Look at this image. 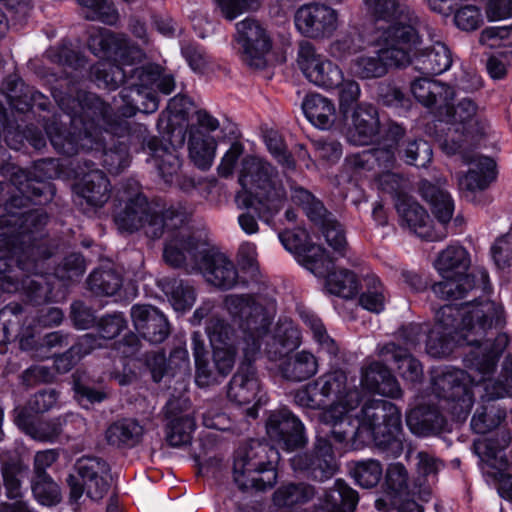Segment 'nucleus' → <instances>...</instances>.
Wrapping results in <instances>:
<instances>
[{
	"mask_svg": "<svg viewBox=\"0 0 512 512\" xmlns=\"http://www.w3.org/2000/svg\"><path fill=\"white\" fill-rule=\"evenodd\" d=\"M78 106L79 111L70 112L71 129L56 122L45 127L50 143L59 154L72 157L95 151L100 153L102 165L109 173L118 174L130 164V149L145 151L146 161L153 163L159 176L167 183L172 181L181 166L172 146L150 136L144 124L111 113L109 104L94 93H80Z\"/></svg>",
	"mask_w": 512,
	"mask_h": 512,
	"instance_id": "obj_1",
	"label": "nucleus"
},
{
	"mask_svg": "<svg viewBox=\"0 0 512 512\" xmlns=\"http://www.w3.org/2000/svg\"><path fill=\"white\" fill-rule=\"evenodd\" d=\"M48 222L42 209L9 212L0 216V290L23 293L40 305L52 299L46 262L54 255L47 239L38 238Z\"/></svg>",
	"mask_w": 512,
	"mask_h": 512,
	"instance_id": "obj_2",
	"label": "nucleus"
},
{
	"mask_svg": "<svg viewBox=\"0 0 512 512\" xmlns=\"http://www.w3.org/2000/svg\"><path fill=\"white\" fill-rule=\"evenodd\" d=\"M224 307L228 314L238 325L241 335L236 329L222 317H212L205 327L212 347L211 372L214 377L212 384L219 382V378L227 377L233 370L238 351H242V341L246 337V331L242 327L245 320L255 322L259 326L258 318H268V332L273 322L275 309L272 304L264 305L261 299L249 294H230L224 298Z\"/></svg>",
	"mask_w": 512,
	"mask_h": 512,
	"instance_id": "obj_3",
	"label": "nucleus"
},
{
	"mask_svg": "<svg viewBox=\"0 0 512 512\" xmlns=\"http://www.w3.org/2000/svg\"><path fill=\"white\" fill-rule=\"evenodd\" d=\"M357 426L351 423L348 414L332 428L331 434L337 442L361 438L366 432L372 437L375 447L385 458H398L404 449V432L400 409L384 399H370L364 403Z\"/></svg>",
	"mask_w": 512,
	"mask_h": 512,
	"instance_id": "obj_4",
	"label": "nucleus"
},
{
	"mask_svg": "<svg viewBox=\"0 0 512 512\" xmlns=\"http://www.w3.org/2000/svg\"><path fill=\"white\" fill-rule=\"evenodd\" d=\"M238 182L245 191L237 194L239 206L252 209L266 223L272 221L286 203L287 191L279 170L263 158L246 156Z\"/></svg>",
	"mask_w": 512,
	"mask_h": 512,
	"instance_id": "obj_5",
	"label": "nucleus"
},
{
	"mask_svg": "<svg viewBox=\"0 0 512 512\" xmlns=\"http://www.w3.org/2000/svg\"><path fill=\"white\" fill-rule=\"evenodd\" d=\"M88 46L94 55L108 58L91 67V76L97 86L108 90H116L126 84L128 67L139 64L145 56L126 35L107 29L92 34Z\"/></svg>",
	"mask_w": 512,
	"mask_h": 512,
	"instance_id": "obj_6",
	"label": "nucleus"
},
{
	"mask_svg": "<svg viewBox=\"0 0 512 512\" xmlns=\"http://www.w3.org/2000/svg\"><path fill=\"white\" fill-rule=\"evenodd\" d=\"M347 381L344 370H330L298 389L294 394V401L304 408H329L325 418L331 420L334 428L361 400L360 392L355 387H349Z\"/></svg>",
	"mask_w": 512,
	"mask_h": 512,
	"instance_id": "obj_7",
	"label": "nucleus"
},
{
	"mask_svg": "<svg viewBox=\"0 0 512 512\" xmlns=\"http://www.w3.org/2000/svg\"><path fill=\"white\" fill-rule=\"evenodd\" d=\"M506 325L504 307L485 300L464 311L452 304L442 306L436 313V323L446 334L463 339L469 344L482 345V339L493 330L498 332Z\"/></svg>",
	"mask_w": 512,
	"mask_h": 512,
	"instance_id": "obj_8",
	"label": "nucleus"
},
{
	"mask_svg": "<svg viewBox=\"0 0 512 512\" xmlns=\"http://www.w3.org/2000/svg\"><path fill=\"white\" fill-rule=\"evenodd\" d=\"M254 323L252 320L242 322V327L246 331V337L242 341V358L227 391L228 398L239 405L249 404L255 400L257 405L266 402L255 361L260 355L262 342L268 335V318H258L257 327Z\"/></svg>",
	"mask_w": 512,
	"mask_h": 512,
	"instance_id": "obj_9",
	"label": "nucleus"
},
{
	"mask_svg": "<svg viewBox=\"0 0 512 512\" xmlns=\"http://www.w3.org/2000/svg\"><path fill=\"white\" fill-rule=\"evenodd\" d=\"M279 460L278 450L256 439L240 446L234 456L233 477L239 489L266 490L277 482L275 464Z\"/></svg>",
	"mask_w": 512,
	"mask_h": 512,
	"instance_id": "obj_10",
	"label": "nucleus"
},
{
	"mask_svg": "<svg viewBox=\"0 0 512 512\" xmlns=\"http://www.w3.org/2000/svg\"><path fill=\"white\" fill-rule=\"evenodd\" d=\"M409 35L397 34L395 29L384 30L378 39L379 49L372 54L358 56L351 62L354 76L370 80L384 77L391 68H403L412 63V54L418 42Z\"/></svg>",
	"mask_w": 512,
	"mask_h": 512,
	"instance_id": "obj_11",
	"label": "nucleus"
},
{
	"mask_svg": "<svg viewBox=\"0 0 512 512\" xmlns=\"http://www.w3.org/2000/svg\"><path fill=\"white\" fill-rule=\"evenodd\" d=\"M137 65L128 67L126 84L113 99V106L109 105L111 113L130 118L137 112L150 114L158 109L159 101L152 87L159 79V66Z\"/></svg>",
	"mask_w": 512,
	"mask_h": 512,
	"instance_id": "obj_12",
	"label": "nucleus"
},
{
	"mask_svg": "<svg viewBox=\"0 0 512 512\" xmlns=\"http://www.w3.org/2000/svg\"><path fill=\"white\" fill-rule=\"evenodd\" d=\"M511 441L510 431L501 428L493 437L474 441L473 447L482 462L483 473L497 481L499 495L512 502V475L505 473L508 460L504 454Z\"/></svg>",
	"mask_w": 512,
	"mask_h": 512,
	"instance_id": "obj_13",
	"label": "nucleus"
},
{
	"mask_svg": "<svg viewBox=\"0 0 512 512\" xmlns=\"http://www.w3.org/2000/svg\"><path fill=\"white\" fill-rule=\"evenodd\" d=\"M74 467L83 483L72 474L67 477L70 501L77 504L84 492L93 501L101 500L110 488L108 463L99 457L83 456Z\"/></svg>",
	"mask_w": 512,
	"mask_h": 512,
	"instance_id": "obj_14",
	"label": "nucleus"
},
{
	"mask_svg": "<svg viewBox=\"0 0 512 512\" xmlns=\"http://www.w3.org/2000/svg\"><path fill=\"white\" fill-rule=\"evenodd\" d=\"M367 12L376 20L391 22L385 30L395 29L397 34L413 36V42L420 43L422 21L405 0H364Z\"/></svg>",
	"mask_w": 512,
	"mask_h": 512,
	"instance_id": "obj_15",
	"label": "nucleus"
},
{
	"mask_svg": "<svg viewBox=\"0 0 512 512\" xmlns=\"http://www.w3.org/2000/svg\"><path fill=\"white\" fill-rule=\"evenodd\" d=\"M122 199L125 207L116 213L115 225L121 232L133 233L143 229L146 234L147 225L155 217L156 209L147 197L140 191V185L135 180H128L122 185Z\"/></svg>",
	"mask_w": 512,
	"mask_h": 512,
	"instance_id": "obj_16",
	"label": "nucleus"
},
{
	"mask_svg": "<svg viewBox=\"0 0 512 512\" xmlns=\"http://www.w3.org/2000/svg\"><path fill=\"white\" fill-rule=\"evenodd\" d=\"M235 41L239 45L242 61L255 69L266 66V56L272 49L267 29L256 19L245 18L236 24Z\"/></svg>",
	"mask_w": 512,
	"mask_h": 512,
	"instance_id": "obj_17",
	"label": "nucleus"
},
{
	"mask_svg": "<svg viewBox=\"0 0 512 512\" xmlns=\"http://www.w3.org/2000/svg\"><path fill=\"white\" fill-rule=\"evenodd\" d=\"M297 63L305 78L317 87L336 89L343 82V71L326 56L317 53L314 45L302 41L297 53Z\"/></svg>",
	"mask_w": 512,
	"mask_h": 512,
	"instance_id": "obj_18",
	"label": "nucleus"
},
{
	"mask_svg": "<svg viewBox=\"0 0 512 512\" xmlns=\"http://www.w3.org/2000/svg\"><path fill=\"white\" fill-rule=\"evenodd\" d=\"M466 380V373L455 368H446L433 378L434 390L449 403V409L457 420H465L474 403Z\"/></svg>",
	"mask_w": 512,
	"mask_h": 512,
	"instance_id": "obj_19",
	"label": "nucleus"
},
{
	"mask_svg": "<svg viewBox=\"0 0 512 512\" xmlns=\"http://www.w3.org/2000/svg\"><path fill=\"white\" fill-rule=\"evenodd\" d=\"M294 23L304 37L329 38L338 28V13L332 7L322 3H307L296 10Z\"/></svg>",
	"mask_w": 512,
	"mask_h": 512,
	"instance_id": "obj_20",
	"label": "nucleus"
},
{
	"mask_svg": "<svg viewBox=\"0 0 512 512\" xmlns=\"http://www.w3.org/2000/svg\"><path fill=\"white\" fill-rule=\"evenodd\" d=\"M290 463L295 472L318 482L330 479L337 470L332 445L324 438L317 439L313 452L297 454Z\"/></svg>",
	"mask_w": 512,
	"mask_h": 512,
	"instance_id": "obj_21",
	"label": "nucleus"
},
{
	"mask_svg": "<svg viewBox=\"0 0 512 512\" xmlns=\"http://www.w3.org/2000/svg\"><path fill=\"white\" fill-rule=\"evenodd\" d=\"M206 250L204 242L180 231L166 240L163 258L171 267L184 268L189 273L197 272L205 259Z\"/></svg>",
	"mask_w": 512,
	"mask_h": 512,
	"instance_id": "obj_22",
	"label": "nucleus"
},
{
	"mask_svg": "<svg viewBox=\"0 0 512 512\" xmlns=\"http://www.w3.org/2000/svg\"><path fill=\"white\" fill-rule=\"evenodd\" d=\"M266 432L271 441L287 451L302 447L306 442L302 422L286 408L270 413Z\"/></svg>",
	"mask_w": 512,
	"mask_h": 512,
	"instance_id": "obj_23",
	"label": "nucleus"
},
{
	"mask_svg": "<svg viewBox=\"0 0 512 512\" xmlns=\"http://www.w3.org/2000/svg\"><path fill=\"white\" fill-rule=\"evenodd\" d=\"M56 174V166L52 159H41L35 162L33 170L29 173L19 191L25 199L35 205H44L50 202L55 195V188L49 179Z\"/></svg>",
	"mask_w": 512,
	"mask_h": 512,
	"instance_id": "obj_24",
	"label": "nucleus"
},
{
	"mask_svg": "<svg viewBox=\"0 0 512 512\" xmlns=\"http://www.w3.org/2000/svg\"><path fill=\"white\" fill-rule=\"evenodd\" d=\"M469 170L458 177L461 193L468 200H474L477 192L486 190L496 179V163L490 157L473 156L465 158Z\"/></svg>",
	"mask_w": 512,
	"mask_h": 512,
	"instance_id": "obj_25",
	"label": "nucleus"
},
{
	"mask_svg": "<svg viewBox=\"0 0 512 512\" xmlns=\"http://www.w3.org/2000/svg\"><path fill=\"white\" fill-rule=\"evenodd\" d=\"M346 131L347 140L354 145H368L377 138L380 122L377 109L367 103L357 105L349 113Z\"/></svg>",
	"mask_w": 512,
	"mask_h": 512,
	"instance_id": "obj_26",
	"label": "nucleus"
},
{
	"mask_svg": "<svg viewBox=\"0 0 512 512\" xmlns=\"http://www.w3.org/2000/svg\"><path fill=\"white\" fill-rule=\"evenodd\" d=\"M131 318L137 332L152 344L162 343L170 334L167 318L152 305H133Z\"/></svg>",
	"mask_w": 512,
	"mask_h": 512,
	"instance_id": "obj_27",
	"label": "nucleus"
},
{
	"mask_svg": "<svg viewBox=\"0 0 512 512\" xmlns=\"http://www.w3.org/2000/svg\"><path fill=\"white\" fill-rule=\"evenodd\" d=\"M191 215L192 210L181 202L171 204L161 213L156 210L155 217L147 225L146 236L155 240L161 238L165 232L174 236L180 231L186 236H191L187 228Z\"/></svg>",
	"mask_w": 512,
	"mask_h": 512,
	"instance_id": "obj_28",
	"label": "nucleus"
},
{
	"mask_svg": "<svg viewBox=\"0 0 512 512\" xmlns=\"http://www.w3.org/2000/svg\"><path fill=\"white\" fill-rule=\"evenodd\" d=\"M83 162L87 171H83L81 180L74 185V191L88 205L102 207L110 198V182L103 171L94 168L91 159H84Z\"/></svg>",
	"mask_w": 512,
	"mask_h": 512,
	"instance_id": "obj_29",
	"label": "nucleus"
},
{
	"mask_svg": "<svg viewBox=\"0 0 512 512\" xmlns=\"http://www.w3.org/2000/svg\"><path fill=\"white\" fill-rule=\"evenodd\" d=\"M0 95L5 98L12 110L20 113H25L34 106L41 110L48 109V99L41 92L26 85L16 74L5 79L4 92Z\"/></svg>",
	"mask_w": 512,
	"mask_h": 512,
	"instance_id": "obj_30",
	"label": "nucleus"
},
{
	"mask_svg": "<svg viewBox=\"0 0 512 512\" xmlns=\"http://www.w3.org/2000/svg\"><path fill=\"white\" fill-rule=\"evenodd\" d=\"M197 272L203 273L209 283L223 290L233 288L238 281V271L233 261L222 253L211 254L206 250L205 259Z\"/></svg>",
	"mask_w": 512,
	"mask_h": 512,
	"instance_id": "obj_31",
	"label": "nucleus"
},
{
	"mask_svg": "<svg viewBox=\"0 0 512 512\" xmlns=\"http://www.w3.org/2000/svg\"><path fill=\"white\" fill-rule=\"evenodd\" d=\"M410 90L420 104L426 108L434 109L437 115L443 105H447L448 100L454 98V91L449 85L427 77L412 81Z\"/></svg>",
	"mask_w": 512,
	"mask_h": 512,
	"instance_id": "obj_32",
	"label": "nucleus"
},
{
	"mask_svg": "<svg viewBox=\"0 0 512 512\" xmlns=\"http://www.w3.org/2000/svg\"><path fill=\"white\" fill-rule=\"evenodd\" d=\"M379 356L386 362H393L400 376L406 381L418 382L423 376V367L418 359L413 357L406 348L394 342L380 347Z\"/></svg>",
	"mask_w": 512,
	"mask_h": 512,
	"instance_id": "obj_33",
	"label": "nucleus"
},
{
	"mask_svg": "<svg viewBox=\"0 0 512 512\" xmlns=\"http://www.w3.org/2000/svg\"><path fill=\"white\" fill-rule=\"evenodd\" d=\"M421 42L417 45L419 46ZM412 54L415 69L425 75H439L447 71L452 65V56L449 48L442 42H436L431 48Z\"/></svg>",
	"mask_w": 512,
	"mask_h": 512,
	"instance_id": "obj_34",
	"label": "nucleus"
},
{
	"mask_svg": "<svg viewBox=\"0 0 512 512\" xmlns=\"http://www.w3.org/2000/svg\"><path fill=\"white\" fill-rule=\"evenodd\" d=\"M477 277H479L485 287L489 279L488 273L485 270H479L477 271V275L471 273L461 276L442 277L444 279L443 281L432 285V291L441 299H460L463 298L468 291L476 287Z\"/></svg>",
	"mask_w": 512,
	"mask_h": 512,
	"instance_id": "obj_35",
	"label": "nucleus"
},
{
	"mask_svg": "<svg viewBox=\"0 0 512 512\" xmlns=\"http://www.w3.org/2000/svg\"><path fill=\"white\" fill-rule=\"evenodd\" d=\"M477 277H479L485 287L489 279L488 273L485 270H479L477 271V275L471 273L461 276L442 277L444 279L443 281L432 285V291L441 299H460L463 298L468 291L476 287Z\"/></svg>",
	"mask_w": 512,
	"mask_h": 512,
	"instance_id": "obj_36",
	"label": "nucleus"
},
{
	"mask_svg": "<svg viewBox=\"0 0 512 512\" xmlns=\"http://www.w3.org/2000/svg\"><path fill=\"white\" fill-rule=\"evenodd\" d=\"M397 211L403 225H406L420 238L433 241L430 232V216L427 211L415 200L402 196L396 204Z\"/></svg>",
	"mask_w": 512,
	"mask_h": 512,
	"instance_id": "obj_37",
	"label": "nucleus"
},
{
	"mask_svg": "<svg viewBox=\"0 0 512 512\" xmlns=\"http://www.w3.org/2000/svg\"><path fill=\"white\" fill-rule=\"evenodd\" d=\"M143 435V426L132 418L119 419L111 423L105 431L108 444L118 448L135 447L141 442Z\"/></svg>",
	"mask_w": 512,
	"mask_h": 512,
	"instance_id": "obj_38",
	"label": "nucleus"
},
{
	"mask_svg": "<svg viewBox=\"0 0 512 512\" xmlns=\"http://www.w3.org/2000/svg\"><path fill=\"white\" fill-rule=\"evenodd\" d=\"M302 109L306 118L317 128L328 129L335 121L334 103L321 94L307 95L302 102Z\"/></svg>",
	"mask_w": 512,
	"mask_h": 512,
	"instance_id": "obj_39",
	"label": "nucleus"
},
{
	"mask_svg": "<svg viewBox=\"0 0 512 512\" xmlns=\"http://www.w3.org/2000/svg\"><path fill=\"white\" fill-rule=\"evenodd\" d=\"M471 260L468 251L461 245H449L442 250L434 267L442 277L468 274Z\"/></svg>",
	"mask_w": 512,
	"mask_h": 512,
	"instance_id": "obj_40",
	"label": "nucleus"
},
{
	"mask_svg": "<svg viewBox=\"0 0 512 512\" xmlns=\"http://www.w3.org/2000/svg\"><path fill=\"white\" fill-rule=\"evenodd\" d=\"M358 501V492L344 480L337 479L325 492L322 507L328 512H354Z\"/></svg>",
	"mask_w": 512,
	"mask_h": 512,
	"instance_id": "obj_41",
	"label": "nucleus"
},
{
	"mask_svg": "<svg viewBox=\"0 0 512 512\" xmlns=\"http://www.w3.org/2000/svg\"><path fill=\"white\" fill-rule=\"evenodd\" d=\"M362 384L371 392L390 397L399 398L402 390L396 378L382 365H371L362 377Z\"/></svg>",
	"mask_w": 512,
	"mask_h": 512,
	"instance_id": "obj_42",
	"label": "nucleus"
},
{
	"mask_svg": "<svg viewBox=\"0 0 512 512\" xmlns=\"http://www.w3.org/2000/svg\"><path fill=\"white\" fill-rule=\"evenodd\" d=\"M420 193L431 206L432 212L442 224L448 223L454 212V202L451 195L439 185L427 180L420 183Z\"/></svg>",
	"mask_w": 512,
	"mask_h": 512,
	"instance_id": "obj_43",
	"label": "nucleus"
},
{
	"mask_svg": "<svg viewBox=\"0 0 512 512\" xmlns=\"http://www.w3.org/2000/svg\"><path fill=\"white\" fill-rule=\"evenodd\" d=\"M280 371L285 379L301 382L317 373L318 362L312 353L303 350L287 357L280 364Z\"/></svg>",
	"mask_w": 512,
	"mask_h": 512,
	"instance_id": "obj_44",
	"label": "nucleus"
},
{
	"mask_svg": "<svg viewBox=\"0 0 512 512\" xmlns=\"http://www.w3.org/2000/svg\"><path fill=\"white\" fill-rule=\"evenodd\" d=\"M452 101L448 100L447 105H443L438 114L439 119L451 124H462L463 134H471L472 124L476 122L478 106L470 98H463L456 106L452 104Z\"/></svg>",
	"mask_w": 512,
	"mask_h": 512,
	"instance_id": "obj_45",
	"label": "nucleus"
},
{
	"mask_svg": "<svg viewBox=\"0 0 512 512\" xmlns=\"http://www.w3.org/2000/svg\"><path fill=\"white\" fill-rule=\"evenodd\" d=\"M73 389L75 398L84 408L105 401L109 395L102 380H93L87 375H74Z\"/></svg>",
	"mask_w": 512,
	"mask_h": 512,
	"instance_id": "obj_46",
	"label": "nucleus"
},
{
	"mask_svg": "<svg viewBox=\"0 0 512 512\" xmlns=\"http://www.w3.org/2000/svg\"><path fill=\"white\" fill-rule=\"evenodd\" d=\"M363 282L364 290L359 296V304L369 312L381 313L389 299L387 289L375 274H367Z\"/></svg>",
	"mask_w": 512,
	"mask_h": 512,
	"instance_id": "obj_47",
	"label": "nucleus"
},
{
	"mask_svg": "<svg viewBox=\"0 0 512 512\" xmlns=\"http://www.w3.org/2000/svg\"><path fill=\"white\" fill-rule=\"evenodd\" d=\"M324 277L326 278L325 287L330 294L344 299H353L359 293L360 283L353 271L332 269Z\"/></svg>",
	"mask_w": 512,
	"mask_h": 512,
	"instance_id": "obj_48",
	"label": "nucleus"
},
{
	"mask_svg": "<svg viewBox=\"0 0 512 512\" xmlns=\"http://www.w3.org/2000/svg\"><path fill=\"white\" fill-rule=\"evenodd\" d=\"M296 260L317 277H324L334 269V262L329 253L321 245L311 241Z\"/></svg>",
	"mask_w": 512,
	"mask_h": 512,
	"instance_id": "obj_49",
	"label": "nucleus"
},
{
	"mask_svg": "<svg viewBox=\"0 0 512 512\" xmlns=\"http://www.w3.org/2000/svg\"><path fill=\"white\" fill-rule=\"evenodd\" d=\"M407 424L415 434L427 436L440 433L446 425V420L439 410L428 408L419 409L408 416Z\"/></svg>",
	"mask_w": 512,
	"mask_h": 512,
	"instance_id": "obj_50",
	"label": "nucleus"
},
{
	"mask_svg": "<svg viewBox=\"0 0 512 512\" xmlns=\"http://www.w3.org/2000/svg\"><path fill=\"white\" fill-rule=\"evenodd\" d=\"M316 494L314 486L300 482L288 483L279 487L273 494V502L279 507H290L305 504Z\"/></svg>",
	"mask_w": 512,
	"mask_h": 512,
	"instance_id": "obj_51",
	"label": "nucleus"
},
{
	"mask_svg": "<svg viewBox=\"0 0 512 512\" xmlns=\"http://www.w3.org/2000/svg\"><path fill=\"white\" fill-rule=\"evenodd\" d=\"M81 15L88 21H99L106 25H115L119 13L111 0H76Z\"/></svg>",
	"mask_w": 512,
	"mask_h": 512,
	"instance_id": "obj_52",
	"label": "nucleus"
},
{
	"mask_svg": "<svg viewBox=\"0 0 512 512\" xmlns=\"http://www.w3.org/2000/svg\"><path fill=\"white\" fill-rule=\"evenodd\" d=\"M506 418V411L496 403L480 405L472 419L471 428L477 434H486L497 428Z\"/></svg>",
	"mask_w": 512,
	"mask_h": 512,
	"instance_id": "obj_53",
	"label": "nucleus"
},
{
	"mask_svg": "<svg viewBox=\"0 0 512 512\" xmlns=\"http://www.w3.org/2000/svg\"><path fill=\"white\" fill-rule=\"evenodd\" d=\"M162 291L169 297L175 310L189 309L195 301L194 288L177 278H164L160 281Z\"/></svg>",
	"mask_w": 512,
	"mask_h": 512,
	"instance_id": "obj_54",
	"label": "nucleus"
},
{
	"mask_svg": "<svg viewBox=\"0 0 512 512\" xmlns=\"http://www.w3.org/2000/svg\"><path fill=\"white\" fill-rule=\"evenodd\" d=\"M191 348L195 361V382L199 387H207L211 385L214 377L211 372V365L207 358V350L203 335L199 331H195L191 335Z\"/></svg>",
	"mask_w": 512,
	"mask_h": 512,
	"instance_id": "obj_55",
	"label": "nucleus"
},
{
	"mask_svg": "<svg viewBox=\"0 0 512 512\" xmlns=\"http://www.w3.org/2000/svg\"><path fill=\"white\" fill-rule=\"evenodd\" d=\"M195 427V419L188 413L173 417L165 428L167 443L172 447L189 444Z\"/></svg>",
	"mask_w": 512,
	"mask_h": 512,
	"instance_id": "obj_56",
	"label": "nucleus"
},
{
	"mask_svg": "<svg viewBox=\"0 0 512 512\" xmlns=\"http://www.w3.org/2000/svg\"><path fill=\"white\" fill-rule=\"evenodd\" d=\"M74 420L82 421L81 418L69 414L49 421L30 423L26 427V433L33 439L41 442H54L62 433L63 426Z\"/></svg>",
	"mask_w": 512,
	"mask_h": 512,
	"instance_id": "obj_57",
	"label": "nucleus"
},
{
	"mask_svg": "<svg viewBox=\"0 0 512 512\" xmlns=\"http://www.w3.org/2000/svg\"><path fill=\"white\" fill-rule=\"evenodd\" d=\"M300 345V333L292 325L279 327L266 352L271 360H277Z\"/></svg>",
	"mask_w": 512,
	"mask_h": 512,
	"instance_id": "obj_58",
	"label": "nucleus"
},
{
	"mask_svg": "<svg viewBox=\"0 0 512 512\" xmlns=\"http://www.w3.org/2000/svg\"><path fill=\"white\" fill-rule=\"evenodd\" d=\"M122 277L112 269H96L88 277L89 290L100 296H113L122 287Z\"/></svg>",
	"mask_w": 512,
	"mask_h": 512,
	"instance_id": "obj_59",
	"label": "nucleus"
},
{
	"mask_svg": "<svg viewBox=\"0 0 512 512\" xmlns=\"http://www.w3.org/2000/svg\"><path fill=\"white\" fill-rule=\"evenodd\" d=\"M216 143L210 136L192 135L189 139V156L201 170H208L215 156Z\"/></svg>",
	"mask_w": 512,
	"mask_h": 512,
	"instance_id": "obj_60",
	"label": "nucleus"
},
{
	"mask_svg": "<svg viewBox=\"0 0 512 512\" xmlns=\"http://www.w3.org/2000/svg\"><path fill=\"white\" fill-rule=\"evenodd\" d=\"M27 470L28 468L20 459H11L2 462L1 474L8 498L18 499L22 497L21 483Z\"/></svg>",
	"mask_w": 512,
	"mask_h": 512,
	"instance_id": "obj_61",
	"label": "nucleus"
},
{
	"mask_svg": "<svg viewBox=\"0 0 512 512\" xmlns=\"http://www.w3.org/2000/svg\"><path fill=\"white\" fill-rule=\"evenodd\" d=\"M382 474V465L378 460L356 461L350 466V475L363 488L375 487L379 483Z\"/></svg>",
	"mask_w": 512,
	"mask_h": 512,
	"instance_id": "obj_62",
	"label": "nucleus"
},
{
	"mask_svg": "<svg viewBox=\"0 0 512 512\" xmlns=\"http://www.w3.org/2000/svg\"><path fill=\"white\" fill-rule=\"evenodd\" d=\"M31 490L41 505L51 507L61 502L60 487L51 476H33Z\"/></svg>",
	"mask_w": 512,
	"mask_h": 512,
	"instance_id": "obj_63",
	"label": "nucleus"
},
{
	"mask_svg": "<svg viewBox=\"0 0 512 512\" xmlns=\"http://www.w3.org/2000/svg\"><path fill=\"white\" fill-rule=\"evenodd\" d=\"M25 317L24 308L19 303L11 302L0 310V324L7 340L22 333Z\"/></svg>",
	"mask_w": 512,
	"mask_h": 512,
	"instance_id": "obj_64",
	"label": "nucleus"
}]
</instances>
